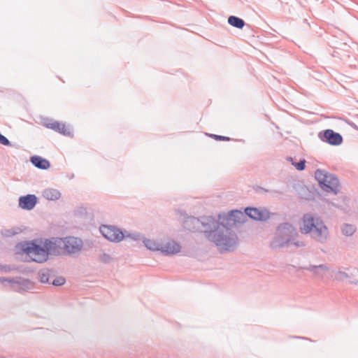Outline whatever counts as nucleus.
<instances>
[{"label": "nucleus", "mask_w": 358, "mask_h": 358, "mask_svg": "<svg viewBox=\"0 0 358 358\" xmlns=\"http://www.w3.org/2000/svg\"><path fill=\"white\" fill-rule=\"evenodd\" d=\"M357 273H358V270H357Z\"/></svg>", "instance_id": "nucleus-42"}, {"label": "nucleus", "mask_w": 358, "mask_h": 358, "mask_svg": "<svg viewBox=\"0 0 358 358\" xmlns=\"http://www.w3.org/2000/svg\"><path fill=\"white\" fill-rule=\"evenodd\" d=\"M66 282V279L62 276H56L52 278L50 282V285H52L55 287H59L63 285Z\"/></svg>", "instance_id": "nucleus-29"}, {"label": "nucleus", "mask_w": 358, "mask_h": 358, "mask_svg": "<svg viewBox=\"0 0 358 358\" xmlns=\"http://www.w3.org/2000/svg\"><path fill=\"white\" fill-rule=\"evenodd\" d=\"M123 232H124V238H129L133 241H140V240L143 241V238H144L141 233L137 232V231L127 232V231H124Z\"/></svg>", "instance_id": "nucleus-27"}, {"label": "nucleus", "mask_w": 358, "mask_h": 358, "mask_svg": "<svg viewBox=\"0 0 358 358\" xmlns=\"http://www.w3.org/2000/svg\"><path fill=\"white\" fill-rule=\"evenodd\" d=\"M224 221H222L221 214L218 215V219L213 216H203L200 217V230L199 232L203 233L206 238L208 241L210 236H213L215 231L221 225Z\"/></svg>", "instance_id": "nucleus-7"}, {"label": "nucleus", "mask_w": 358, "mask_h": 358, "mask_svg": "<svg viewBox=\"0 0 358 358\" xmlns=\"http://www.w3.org/2000/svg\"><path fill=\"white\" fill-rule=\"evenodd\" d=\"M290 241L287 238H284L277 233L270 242V247L272 250H276L288 246Z\"/></svg>", "instance_id": "nucleus-20"}, {"label": "nucleus", "mask_w": 358, "mask_h": 358, "mask_svg": "<svg viewBox=\"0 0 358 358\" xmlns=\"http://www.w3.org/2000/svg\"><path fill=\"white\" fill-rule=\"evenodd\" d=\"M356 231V227L352 224H345L342 227V233L347 236H352Z\"/></svg>", "instance_id": "nucleus-28"}, {"label": "nucleus", "mask_w": 358, "mask_h": 358, "mask_svg": "<svg viewBox=\"0 0 358 358\" xmlns=\"http://www.w3.org/2000/svg\"><path fill=\"white\" fill-rule=\"evenodd\" d=\"M1 282H8L12 289L18 292H24L31 290L34 287V283L29 279L22 277L15 278H0Z\"/></svg>", "instance_id": "nucleus-8"}, {"label": "nucleus", "mask_w": 358, "mask_h": 358, "mask_svg": "<svg viewBox=\"0 0 358 358\" xmlns=\"http://www.w3.org/2000/svg\"><path fill=\"white\" fill-rule=\"evenodd\" d=\"M143 243L147 249L152 251H160L161 245L156 241L146 238H143Z\"/></svg>", "instance_id": "nucleus-26"}, {"label": "nucleus", "mask_w": 358, "mask_h": 358, "mask_svg": "<svg viewBox=\"0 0 358 358\" xmlns=\"http://www.w3.org/2000/svg\"><path fill=\"white\" fill-rule=\"evenodd\" d=\"M59 241H61V238H57L54 241L48 238L43 241L47 260H48L50 255L57 256L61 254L62 247Z\"/></svg>", "instance_id": "nucleus-13"}, {"label": "nucleus", "mask_w": 358, "mask_h": 358, "mask_svg": "<svg viewBox=\"0 0 358 358\" xmlns=\"http://www.w3.org/2000/svg\"><path fill=\"white\" fill-rule=\"evenodd\" d=\"M215 231L208 241L213 243L221 252H231L236 249L238 238L232 228L223 222Z\"/></svg>", "instance_id": "nucleus-1"}, {"label": "nucleus", "mask_w": 358, "mask_h": 358, "mask_svg": "<svg viewBox=\"0 0 358 358\" xmlns=\"http://www.w3.org/2000/svg\"><path fill=\"white\" fill-rule=\"evenodd\" d=\"M350 282L351 284L358 285V281L357 280H351Z\"/></svg>", "instance_id": "nucleus-41"}, {"label": "nucleus", "mask_w": 358, "mask_h": 358, "mask_svg": "<svg viewBox=\"0 0 358 358\" xmlns=\"http://www.w3.org/2000/svg\"><path fill=\"white\" fill-rule=\"evenodd\" d=\"M38 276L41 283L50 285L52 278L55 277V271L52 268H43L38 272Z\"/></svg>", "instance_id": "nucleus-22"}, {"label": "nucleus", "mask_w": 358, "mask_h": 358, "mask_svg": "<svg viewBox=\"0 0 358 358\" xmlns=\"http://www.w3.org/2000/svg\"><path fill=\"white\" fill-rule=\"evenodd\" d=\"M31 163L36 168L42 170H46L50 166V162L38 155H34L30 157Z\"/></svg>", "instance_id": "nucleus-23"}, {"label": "nucleus", "mask_w": 358, "mask_h": 358, "mask_svg": "<svg viewBox=\"0 0 358 358\" xmlns=\"http://www.w3.org/2000/svg\"><path fill=\"white\" fill-rule=\"evenodd\" d=\"M222 221H224V224L231 228L232 226L236 223H243L246 218L245 213H243L238 210H232L228 212L227 214H221Z\"/></svg>", "instance_id": "nucleus-11"}, {"label": "nucleus", "mask_w": 358, "mask_h": 358, "mask_svg": "<svg viewBox=\"0 0 358 358\" xmlns=\"http://www.w3.org/2000/svg\"><path fill=\"white\" fill-rule=\"evenodd\" d=\"M289 245H294L295 248L305 246V243L303 241L296 240L294 236L292 237V241H290Z\"/></svg>", "instance_id": "nucleus-33"}, {"label": "nucleus", "mask_w": 358, "mask_h": 358, "mask_svg": "<svg viewBox=\"0 0 358 358\" xmlns=\"http://www.w3.org/2000/svg\"><path fill=\"white\" fill-rule=\"evenodd\" d=\"M315 178L322 190L336 194L339 192V180L338 178L325 170L317 169Z\"/></svg>", "instance_id": "nucleus-6"}, {"label": "nucleus", "mask_w": 358, "mask_h": 358, "mask_svg": "<svg viewBox=\"0 0 358 358\" xmlns=\"http://www.w3.org/2000/svg\"><path fill=\"white\" fill-rule=\"evenodd\" d=\"M22 251L27 255L31 261L43 264L47 262L43 239H34L20 243Z\"/></svg>", "instance_id": "nucleus-5"}, {"label": "nucleus", "mask_w": 358, "mask_h": 358, "mask_svg": "<svg viewBox=\"0 0 358 358\" xmlns=\"http://www.w3.org/2000/svg\"><path fill=\"white\" fill-rule=\"evenodd\" d=\"M303 234H309L310 236L318 242H324L328 236V229L324 222L315 217L311 213H306L303 216V227H301Z\"/></svg>", "instance_id": "nucleus-2"}, {"label": "nucleus", "mask_w": 358, "mask_h": 358, "mask_svg": "<svg viewBox=\"0 0 358 358\" xmlns=\"http://www.w3.org/2000/svg\"><path fill=\"white\" fill-rule=\"evenodd\" d=\"M55 122L52 119L44 118L43 120V125L46 127L47 124H52Z\"/></svg>", "instance_id": "nucleus-37"}, {"label": "nucleus", "mask_w": 358, "mask_h": 358, "mask_svg": "<svg viewBox=\"0 0 358 358\" xmlns=\"http://www.w3.org/2000/svg\"><path fill=\"white\" fill-rule=\"evenodd\" d=\"M303 234H309L310 236L318 242H324L328 236V229L324 222L315 217L311 213H306L303 216V227H301Z\"/></svg>", "instance_id": "nucleus-4"}, {"label": "nucleus", "mask_w": 358, "mask_h": 358, "mask_svg": "<svg viewBox=\"0 0 358 358\" xmlns=\"http://www.w3.org/2000/svg\"><path fill=\"white\" fill-rule=\"evenodd\" d=\"M256 192H270L273 196H275L276 194H282L283 192L279 190H270L265 189L262 187L257 186L256 188Z\"/></svg>", "instance_id": "nucleus-30"}, {"label": "nucleus", "mask_w": 358, "mask_h": 358, "mask_svg": "<svg viewBox=\"0 0 358 358\" xmlns=\"http://www.w3.org/2000/svg\"><path fill=\"white\" fill-rule=\"evenodd\" d=\"M303 234H309L310 236L318 242H324L328 236V229L324 222L315 217L311 213H306L303 216V227H301Z\"/></svg>", "instance_id": "nucleus-3"}, {"label": "nucleus", "mask_w": 358, "mask_h": 358, "mask_svg": "<svg viewBox=\"0 0 358 358\" xmlns=\"http://www.w3.org/2000/svg\"><path fill=\"white\" fill-rule=\"evenodd\" d=\"M181 246L174 241H169L164 245H161L160 252L164 255H173L180 251Z\"/></svg>", "instance_id": "nucleus-19"}, {"label": "nucleus", "mask_w": 358, "mask_h": 358, "mask_svg": "<svg viewBox=\"0 0 358 358\" xmlns=\"http://www.w3.org/2000/svg\"><path fill=\"white\" fill-rule=\"evenodd\" d=\"M1 234L3 236H7V237H10V236L15 235L17 233L15 231H14L13 229H6V230L2 231Z\"/></svg>", "instance_id": "nucleus-36"}, {"label": "nucleus", "mask_w": 358, "mask_h": 358, "mask_svg": "<svg viewBox=\"0 0 358 358\" xmlns=\"http://www.w3.org/2000/svg\"><path fill=\"white\" fill-rule=\"evenodd\" d=\"M38 202V198L34 194H27L20 196L18 199L19 207L24 210H32Z\"/></svg>", "instance_id": "nucleus-16"}, {"label": "nucleus", "mask_w": 358, "mask_h": 358, "mask_svg": "<svg viewBox=\"0 0 358 358\" xmlns=\"http://www.w3.org/2000/svg\"><path fill=\"white\" fill-rule=\"evenodd\" d=\"M0 143L3 145H6V146L11 145L10 141L6 136L2 135L1 133H0Z\"/></svg>", "instance_id": "nucleus-35"}, {"label": "nucleus", "mask_w": 358, "mask_h": 358, "mask_svg": "<svg viewBox=\"0 0 358 358\" xmlns=\"http://www.w3.org/2000/svg\"><path fill=\"white\" fill-rule=\"evenodd\" d=\"M209 136H210L211 138H213V139H215L216 141H229L231 140V138L229 137L224 136L217 135V134H209Z\"/></svg>", "instance_id": "nucleus-34"}, {"label": "nucleus", "mask_w": 358, "mask_h": 358, "mask_svg": "<svg viewBox=\"0 0 358 358\" xmlns=\"http://www.w3.org/2000/svg\"><path fill=\"white\" fill-rule=\"evenodd\" d=\"M245 213L246 216L257 221H266L270 218V212L264 208L247 207Z\"/></svg>", "instance_id": "nucleus-14"}, {"label": "nucleus", "mask_w": 358, "mask_h": 358, "mask_svg": "<svg viewBox=\"0 0 358 358\" xmlns=\"http://www.w3.org/2000/svg\"><path fill=\"white\" fill-rule=\"evenodd\" d=\"M299 270L308 271L312 273L314 276L319 278H323V273L329 271L330 268L327 264H322L319 265L309 264L307 266H301L299 267Z\"/></svg>", "instance_id": "nucleus-18"}, {"label": "nucleus", "mask_w": 358, "mask_h": 358, "mask_svg": "<svg viewBox=\"0 0 358 358\" xmlns=\"http://www.w3.org/2000/svg\"><path fill=\"white\" fill-rule=\"evenodd\" d=\"M0 269L4 271L5 272H8L10 271V268L8 266H2L0 265Z\"/></svg>", "instance_id": "nucleus-39"}, {"label": "nucleus", "mask_w": 358, "mask_h": 358, "mask_svg": "<svg viewBox=\"0 0 358 358\" xmlns=\"http://www.w3.org/2000/svg\"><path fill=\"white\" fill-rule=\"evenodd\" d=\"M292 165L298 171H303L306 168V160L304 159H301L299 162H292Z\"/></svg>", "instance_id": "nucleus-31"}, {"label": "nucleus", "mask_w": 358, "mask_h": 358, "mask_svg": "<svg viewBox=\"0 0 358 358\" xmlns=\"http://www.w3.org/2000/svg\"><path fill=\"white\" fill-rule=\"evenodd\" d=\"M99 259L104 264H108L112 260V258L109 255L103 252L101 255H99Z\"/></svg>", "instance_id": "nucleus-32"}, {"label": "nucleus", "mask_w": 358, "mask_h": 358, "mask_svg": "<svg viewBox=\"0 0 358 358\" xmlns=\"http://www.w3.org/2000/svg\"><path fill=\"white\" fill-rule=\"evenodd\" d=\"M280 236L287 238L289 241H292V237L296 234V229L289 222H283L278 225L276 232Z\"/></svg>", "instance_id": "nucleus-17"}, {"label": "nucleus", "mask_w": 358, "mask_h": 358, "mask_svg": "<svg viewBox=\"0 0 358 358\" xmlns=\"http://www.w3.org/2000/svg\"><path fill=\"white\" fill-rule=\"evenodd\" d=\"M100 232L106 239L113 242H120L124 239V232L115 226L101 225Z\"/></svg>", "instance_id": "nucleus-10"}, {"label": "nucleus", "mask_w": 358, "mask_h": 358, "mask_svg": "<svg viewBox=\"0 0 358 358\" xmlns=\"http://www.w3.org/2000/svg\"><path fill=\"white\" fill-rule=\"evenodd\" d=\"M43 196L48 200L56 201L60 198L61 193L56 189L48 188L43 192Z\"/></svg>", "instance_id": "nucleus-24"}, {"label": "nucleus", "mask_w": 358, "mask_h": 358, "mask_svg": "<svg viewBox=\"0 0 358 358\" xmlns=\"http://www.w3.org/2000/svg\"><path fill=\"white\" fill-rule=\"evenodd\" d=\"M184 217L182 220L183 228L189 231L196 232L200 230V217L189 216L187 214H182Z\"/></svg>", "instance_id": "nucleus-15"}, {"label": "nucleus", "mask_w": 358, "mask_h": 358, "mask_svg": "<svg viewBox=\"0 0 358 358\" xmlns=\"http://www.w3.org/2000/svg\"><path fill=\"white\" fill-rule=\"evenodd\" d=\"M338 274L341 275L342 277H343L345 278H348L350 277V275L348 273H346L345 271H338Z\"/></svg>", "instance_id": "nucleus-38"}, {"label": "nucleus", "mask_w": 358, "mask_h": 358, "mask_svg": "<svg viewBox=\"0 0 358 358\" xmlns=\"http://www.w3.org/2000/svg\"><path fill=\"white\" fill-rule=\"evenodd\" d=\"M227 21L231 26L238 29H242L245 24L243 19L234 15L229 16Z\"/></svg>", "instance_id": "nucleus-25"}, {"label": "nucleus", "mask_w": 358, "mask_h": 358, "mask_svg": "<svg viewBox=\"0 0 358 358\" xmlns=\"http://www.w3.org/2000/svg\"><path fill=\"white\" fill-rule=\"evenodd\" d=\"M319 137L322 141L331 145H340L343 143L342 136L334 130L328 129L319 133Z\"/></svg>", "instance_id": "nucleus-12"}, {"label": "nucleus", "mask_w": 358, "mask_h": 358, "mask_svg": "<svg viewBox=\"0 0 358 358\" xmlns=\"http://www.w3.org/2000/svg\"><path fill=\"white\" fill-rule=\"evenodd\" d=\"M61 247L62 250L68 254H74L83 248V241L80 238L73 236H69L66 238H61Z\"/></svg>", "instance_id": "nucleus-9"}, {"label": "nucleus", "mask_w": 358, "mask_h": 358, "mask_svg": "<svg viewBox=\"0 0 358 358\" xmlns=\"http://www.w3.org/2000/svg\"><path fill=\"white\" fill-rule=\"evenodd\" d=\"M287 161L291 162L292 163V162H294L293 161V158H292V157H288L287 158Z\"/></svg>", "instance_id": "nucleus-40"}, {"label": "nucleus", "mask_w": 358, "mask_h": 358, "mask_svg": "<svg viewBox=\"0 0 358 358\" xmlns=\"http://www.w3.org/2000/svg\"><path fill=\"white\" fill-rule=\"evenodd\" d=\"M46 127L66 136L72 137L73 136L70 128H66V125L64 124L60 123L57 121L53 122L52 124H47Z\"/></svg>", "instance_id": "nucleus-21"}]
</instances>
